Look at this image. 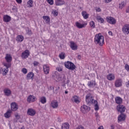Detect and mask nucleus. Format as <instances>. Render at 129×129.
<instances>
[{"label": "nucleus", "mask_w": 129, "mask_h": 129, "mask_svg": "<svg viewBox=\"0 0 129 129\" xmlns=\"http://www.w3.org/2000/svg\"><path fill=\"white\" fill-rule=\"evenodd\" d=\"M94 42L96 45H99V46H103L104 44V37L101 35V33L96 34L95 36Z\"/></svg>", "instance_id": "f257e3e1"}, {"label": "nucleus", "mask_w": 129, "mask_h": 129, "mask_svg": "<svg viewBox=\"0 0 129 129\" xmlns=\"http://www.w3.org/2000/svg\"><path fill=\"white\" fill-rule=\"evenodd\" d=\"M52 78L55 81H62L63 80V82H65V80H66V77H65V75H60L58 72H55L52 75Z\"/></svg>", "instance_id": "f03ea898"}, {"label": "nucleus", "mask_w": 129, "mask_h": 129, "mask_svg": "<svg viewBox=\"0 0 129 129\" xmlns=\"http://www.w3.org/2000/svg\"><path fill=\"white\" fill-rule=\"evenodd\" d=\"M86 102L88 105H91V104H93L94 102V100L93 99L91 94L89 93L86 95Z\"/></svg>", "instance_id": "7ed1b4c3"}, {"label": "nucleus", "mask_w": 129, "mask_h": 129, "mask_svg": "<svg viewBox=\"0 0 129 129\" xmlns=\"http://www.w3.org/2000/svg\"><path fill=\"white\" fill-rule=\"evenodd\" d=\"M66 68L69 69V70H75L76 66L74 63L71 61H67L64 63Z\"/></svg>", "instance_id": "20e7f679"}, {"label": "nucleus", "mask_w": 129, "mask_h": 129, "mask_svg": "<svg viewBox=\"0 0 129 129\" xmlns=\"http://www.w3.org/2000/svg\"><path fill=\"white\" fill-rule=\"evenodd\" d=\"M117 110L118 112H120V113H123L124 111H125V106L122 105H118L117 106Z\"/></svg>", "instance_id": "39448f33"}, {"label": "nucleus", "mask_w": 129, "mask_h": 129, "mask_svg": "<svg viewBox=\"0 0 129 129\" xmlns=\"http://www.w3.org/2000/svg\"><path fill=\"white\" fill-rule=\"evenodd\" d=\"M122 32L125 35H128L129 34V24H125L122 28Z\"/></svg>", "instance_id": "423d86ee"}, {"label": "nucleus", "mask_w": 129, "mask_h": 129, "mask_svg": "<svg viewBox=\"0 0 129 129\" xmlns=\"http://www.w3.org/2000/svg\"><path fill=\"white\" fill-rule=\"evenodd\" d=\"M30 56V51L29 50L26 49L21 54V57L22 59H26Z\"/></svg>", "instance_id": "0eeeda50"}, {"label": "nucleus", "mask_w": 129, "mask_h": 129, "mask_svg": "<svg viewBox=\"0 0 129 129\" xmlns=\"http://www.w3.org/2000/svg\"><path fill=\"white\" fill-rule=\"evenodd\" d=\"M106 21L109 24H112V25H114L116 23L115 19L111 17H106Z\"/></svg>", "instance_id": "6e6552de"}, {"label": "nucleus", "mask_w": 129, "mask_h": 129, "mask_svg": "<svg viewBox=\"0 0 129 129\" xmlns=\"http://www.w3.org/2000/svg\"><path fill=\"white\" fill-rule=\"evenodd\" d=\"M81 110L83 113H86V111H89L90 110V107L85 105H83L81 106Z\"/></svg>", "instance_id": "1a4fd4ad"}, {"label": "nucleus", "mask_w": 129, "mask_h": 129, "mask_svg": "<svg viewBox=\"0 0 129 129\" xmlns=\"http://www.w3.org/2000/svg\"><path fill=\"white\" fill-rule=\"evenodd\" d=\"M11 110L12 111H16V110H18L19 109V106L16 102H13L11 104Z\"/></svg>", "instance_id": "9d476101"}, {"label": "nucleus", "mask_w": 129, "mask_h": 129, "mask_svg": "<svg viewBox=\"0 0 129 129\" xmlns=\"http://www.w3.org/2000/svg\"><path fill=\"white\" fill-rule=\"evenodd\" d=\"M122 85V79H117L115 81V87H120Z\"/></svg>", "instance_id": "9b49d317"}, {"label": "nucleus", "mask_w": 129, "mask_h": 129, "mask_svg": "<svg viewBox=\"0 0 129 129\" xmlns=\"http://www.w3.org/2000/svg\"><path fill=\"white\" fill-rule=\"evenodd\" d=\"M28 115H30V116H34L36 114V110L33 108H29L27 110Z\"/></svg>", "instance_id": "f8f14e48"}, {"label": "nucleus", "mask_w": 129, "mask_h": 129, "mask_svg": "<svg viewBox=\"0 0 129 129\" xmlns=\"http://www.w3.org/2000/svg\"><path fill=\"white\" fill-rule=\"evenodd\" d=\"M125 114L124 113H121L118 116V122H120L121 121H123L125 120Z\"/></svg>", "instance_id": "ddd939ff"}, {"label": "nucleus", "mask_w": 129, "mask_h": 129, "mask_svg": "<svg viewBox=\"0 0 129 129\" xmlns=\"http://www.w3.org/2000/svg\"><path fill=\"white\" fill-rule=\"evenodd\" d=\"M12 20V18L11 16L9 15H4L3 17V21L5 23H9V22H11V20Z\"/></svg>", "instance_id": "4468645a"}, {"label": "nucleus", "mask_w": 129, "mask_h": 129, "mask_svg": "<svg viewBox=\"0 0 129 129\" xmlns=\"http://www.w3.org/2000/svg\"><path fill=\"white\" fill-rule=\"evenodd\" d=\"M4 94L6 96H11L12 95V91L9 89H5L4 90Z\"/></svg>", "instance_id": "2eb2a0df"}, {"label": "nucleus", "mask_w": 129, "mask_h": 129, "mask_svg": "<svg viewBox=\"0 0 129 129\" xmlns=\"http://www.w3.org/2000/svg\"><path fill=\"white\" fill-rule=\"evenodd\" d=\"M55 5L56 6H63V5H65V1L64 0H55Z\"/></svg>", "instance_id": "dca6fc26"}, {"label": "nucleus", "mask_w": 129, "mask_h": 129, "mask_svg": "<svg viewBox=\"0 0 129 129\" xmlns=\"http://www.w3.org/2000/svg\"><path fill=\"white\" fill-rule=\"evenodd\" d=\"M70 47L72 50H77V45L74 43L73 41H70Z\"/></svg>", "instance_id": "f3484780"}, {"label": "nucleus", "mask_w": 129, "mask_h": 129, "mask_svg": "<svg viewBox=\"0 0 129 129\" xmlns=\"http://www.w3.org/2000/svg\"><path fill=\"white\" fill-rule=\"evenodd\" d=\"M5 59H6L7 62H8V63H10V62H12V60L13 58L12 57V56L11 55V54H10L9 53H7L6 56L5 57Z\"/></svg>", "instance_id": "a211bd4d"}, {"label": "nucleus", "mask_w": 129, "mask_h": 129, "mask_svg": "<svg viewBox=\"0 0 129 129\" xmlns=\"http://www.w3.org/2000/svg\"><path fill=\"white\" fill-rule=\"evenodd\" d=\"M115 101L117 104L120 105L122 103V99L120 97H116Z\"/></svg>", "instance_id": "6ab92c4d"}, {"label": "nucleus", "mask_w": 129, "mask_h": 129, "mask_svg": "<svg viewBox=\"0 0 129 129\" xmlns=\"http://www.w3.org/2000/svg\"><path fill=\"white\" fill-rule=\"evenodd\" d=\"M49 70H50L49 66H48V65L44 64L43 66V71L45 74H49Z\"/></svg>", "instance_id": "aec40b11"}, {"label": "nucleus", "mask_w": 129, "mask_h": 129, "mask_svg": "<svg viewBox=\"0 0 129 129\" xmlns=\"http://www.w3.org/2000/svg\"><path fill=\"white\" fill-rule=\"evenodd\" d=\"M36 99V97L33 95H30L27 97V101L28 102H30V101H32V102H34Z\"/></svg>", "instance_id": "412c9836"}, {"label": "nucleus", "mask_w": 129, "mask_h": 129, "mask_svg": "<svg viewBox=\"0 0 129 129\" xmlns=\"http://www.w3.org/2000/svg\"><path fill=\"white\" fill-rule=\"evenodd\" d=\"M107 78L108 80H109L110 81H112V80H114L115 77H114V75L113 74H109L107 76Z\"/></svg>", "instance_id": "4be33fe9"}, {"label": "nucleus", "mask_w": 129, "mask_h": 129, "mask_svg": "<svg viewBox=\"0 0 129 129\" xmlns=\"http://www.w3.org/2000/svg\"><path fill=\"white\" fill-rule=\"evenodd\" d=\"M82 16L83 17L84 19L87 20V19L89 18V14H87L86 11H83L82 12Z\"/></svg>", "instance_id": "5701e85b"}, {"label": "nucleus", "mask_w": 129, "mask_h": 129, "mask_svg": "<svg viewBox=\"0 0 129 129\" xmlns=\"http://www.w3.org/2000/svg\"><path fill=\"white\" fill-rule=\"evenodd\" d=\"M34 74L33 72H30L27 75L26 79L29 80V79H33Z\"/></svg>", "instance_id": "b1692460"}, {"label": "nucleus", "mask_w": 129, "mask_h": 129, "mask_svg": "<svg viewBox=\"0 0 129 129\" xmlns=\"http://www.w3.org/2000/svg\"><path fill=\"white\" fill-rule=\"evenodd\" d=\"M11 113H12V110H8L6 113L4 114V116L6 118H10Z\"/></svg>", "instance_id": "393cba45"}, {"label": "nucleus", "mask_w": 129, "mask_h": 129, "mask_svg": "<svg viewBox=\"0 0 129 129\" xmlns=\"http://www.w3.org/2000/svg\"><path fill=\"white\" fill-rule=\"evenodd\" d=\"M51 105L53 108H57V107H58V102L56 101H53L51 103Z\"/></svg>", "instance_id": "a878e982"}, {"label": "nucleus", "mask_w": 129, "mask_h": 129, "mask_svg": "<svg viewBox=\"0 0 129 129\" xmlns=\"http://www.w3.org/2000/svg\"><path fill=\"white\" fill-rule=\"evenodd\" d=\"M76 26L77 28H78V29H82V28H84V27H85V24H81L79 22H76Z\"/></svg>", "instance_id": "bb28decb"}, {"label": "nucleus", "mask_w": 129, "mask_h": 129, "mask_svg": "<svg viewBox=\"0 0 129 129\" xmlns=\"http://www.w3.org/2000/svg\"><path fill=\"white\" fill-rule=\"evenodd\" d=\"M93 104H94L95 110L97 111L99 110V106H98V102L96 100L94 101Z\"/></svg>", "instance_id": "cd10ccee"}, {"label": "nucleus", "mask_w": 129, "mask_h": 129, "mask_svg": "<svg viewBox=\"0 0 129 129\" xmlns=\"http://www.w3.org/2000/svg\"><path fill=\"white\" fill-rule=\"evenodd\" d=\"M95 85H96V83H95V81L88 82V86H89V87H93V86H95Z\"/></svg>", "instance_id": "c85d7f7f"}, {"label": "nucleus", "mask_w": 129, "mask_h": 129, "mask_svg": "<svg viewBox=\"0 0 129 129\" xmlns=\"http://www.w3.org/2000/svg\"><path fill=\"white\" fill-rule=\"evenodd\" d=\"M42 18L44 21H46V24H50V17L49 16H44L42 17Z\"/></svg>", "instance_id": "c756f323"}, {"label": "nucleus", "mask_w": 129, "mask_h": 129, "mask_svg": "<svg viewBox=\"0 0 129 129\" xmlns=\"http://www.w3.org/2000/svg\"><path fill=\"white\" fill-rule=\"evenodd\" d=\"M126 5V2H122L120 4H119L118 8L119 9H122V8H124L125 7V5Z\"/></svg>", "instance_id": "7c9ffc66"}, {"label": "nucleus", "mask_w": 129, "mask_h": 129, "mask_svg": "<svg viewBox=\"0 0 129 129\" xmlns=\"http://www.w3.org/2000/svg\"><path fill=\"white\" fill-rule=\"evenodd\" d=\"M61 129H69V123H68V122H66L64 124H62Z\"/></svg>", "instance_id": "2f4dec72"}, {"label": "nucleus", "mask_w": 129, "mask_h": 129, "mask_svg": "<svg viewBox=\"0 0 129 129\" xmlns=\"http://www.w3.org/2000/svg\"><path fill=\"white\" fill-rule=\"evenodd\" d=\"M72 100L73 101H74V102H75L76 103H79L80 102V101L78 99V96H73Z\"/></svg>", "instance_id": "473e14b6"}, {"label": "nucleus", "mask_w": 129, "mask_h": 129, "mask_svg": "<svg viewBox=\"0 0 129 129\" xmlns=\"http://www.w3.org/2000/svg\"><path fill=\"white\" fill-rule=\"evenodd\" d=\"M16 40L18 42H23V41H24V36L22 35H19L17 36Z\"/></svg>", "instance_id": "72a5a7b5"}, {"label": "nucleus", "mask_w": 129, "mask_h": 129, "mask_svg": "<svg viewBox=\"0 0 129 129\" xmlns=\"http://www.w3.org/2000/svg\"><path fill=\"white\" fill-rule=\"evenodd\" d=\"M40 102L44 104V103H46L47 102V100L46 99V97L44 96H42L40 98Z\"/></svg>", "instance_id": "f704fd0d"}, {"label": "nucleus", "mask_w": 129, "mask_h": 129, "mask_svg": "<svg viewBox=\"0 0 129 129\" xmlns=\"http://www.w3.org/2000/svg\"><path fill=\"white\" fill-rule=\"evenodd\" d=\"M97 20L99 22H101V23L102 24L104 22L103 18H101L100 16L97 17Z\"/></svg>", "instance_id": "c9c22d12"}, {"label": "nucleus", "mask_w": 129, "mask_h": 129, "mask_svg": "<svg viewBox=\"0 0 129 129\" xmlns=\"http://www.w3.org/2000/svg\"><path fill=\"white\" fill-rule=\"evenodd\" d=\"M90 26L91 28L94 29V28H95V23L94 21H91L90 22Z\"/></svg>", "instance_id": "e433bc0d"}, {"label": "nucleus", "mask_w": 129, "mask_h": 129, "mask_svg": "<svg viewBox=\"0 0 129 129\" xmlns=\"http://www.w3.org/2000/svg\"><path fill=\"white\" fill-rule=\"evenodd\" d=\"M59 58L60 59H65V53L61 52L59 55Z\"/></svg>", "instance_id": "4c0bfd02"}, {"label": "nucleus", "mask_w": 129, "mask_h": 129, "mask_svg": "<svg viewBox=\"0 0 129 129\" xmlns=\"http://www.w3.org/2000/svg\"><path fill=\"white\" fill-rule=\"evenodd\" d=\"M27 4L29 6L30 8H32L33 7V1H28V2H27Z\"/></svg>", "instance_id": "58836bf2"}, {"label": "nucleus", "mask_w": 129, "mask_h": 129, "mask_svg": "<svg viewBox=\"0 0 129 129\" xmlns=\"http://www.w3.org/2000/svg\"><path fill=\"white\" fill-rule=\"evenodd\" d=\"M9 72V69H5L3 72V75L4 76H6L7 75V74Z\"/></svg>", "instance_id": "ea45409f"}, {"label": "nucleus", "mask_w": 129, "mask_h": 129, "mask_svg": "<svg viewBox=\"0 0 129 129\" xmlns=\"http://www.w3.org/2000/svg\"><path fill=\"white\" fill-rule=\"evenodd\" d=\"M46 1L50 6L54 5V0H47Z\"/></svg>", "instance_id": "a19ab883"}, {"label": "nucleus", "mask_w": 129, "mask_h": 129, "mask_svg": "<svg viewBox=\"0 0 129 129\" xmlns=\"http://www.w3.org/2000/svg\"><path fill=\"white\" fill-rule=\"evenodd\" d=\"M22 72H23L24 74H27V73H28V70L26 68H23L22 70Z\"/></svg>", "instance_id": "79ce46f5"}, {"label": "nucleus", "mask_w": 129, "mask_h": 129, "mask_svg": "<svg viewBox=\"0 0 129 129\" xmlns=\"http://www.w3.org/2000/svg\"><path fill=\"white\" fill-rule=\"evenodd\" d=\"M52 14L54 17H57V16H58V12L56 10L55 11H53Z\"/></svg>", "instance_id": "37998d69"}, {"label": "nucleus", "mask_w": 129, "mask_h": 129, "mask_svg": "<svg viewBox=\"0 0 129 129\" xmlns=\"http://www.w3.org/2000/svg\"><path fill=\"white\" fill-rule=\"evenodd\" d=\"M33 65L35 67H36V66H38L39 65V62L34 61L33 62Z\"/></svg>", "instance_id": "c03bdc74"}, {"label": "nucleus", "mask_w": 129, "mask_h": 129, "mask_svg": "<svg viewBox=\"0 0 129 129\" xmlns=\"http://www.w3.org/2000/svg\"><path fill=\"white\" fill-rule=\"evenodd\" d=\"M76 129H84V127L82 125H80L77 127Z\"/></svg>", "instance_id": "a18cd8bd"}, {"label": "nucleus", "mask_w": 129, "mask_h": 129, "mask_svg": "<svg viewBox=\"0 0 129 129\" xmlns=\"http://www.w3.org/2000/svg\"><path fill=\"white\" fill-rule=\"evenodd\" d=\"M125 69L127 70V71H129V66L128 64H125Z\"/></svg>", "instance_id": "49530a36"}, {"label": "nucleus", "mask_w": 129, "mask_h": 129, "mask_svg": "<svg viewBox=\"0 0 129 129\" xmlns=\"http://www.w3.org/2000/svg\"><path fill=\"white\" fill-rule=\"evenodd\" d=\"M61 81L63 82V84L61 85V86H63V87H65L66 86V83H65V81L64 82V80L62 79Z\"/></svg>", "instance_id": "de8ad7c7"}, {"label": "nucleus", "mask_w": 129, "mask_h": 129, "mask_svg": "<svg viewBox=\"0 0 129 129\" xmlns=\"http://www.w3.org/2000/svg\"><path fill=\"white\" fill-rule=\"evenodd\" d=\"M12 67V63H7V69H9L10 67Z\"/></svg>", "instance_id": "09e8293b"}, {"label": "nucleus", "mask_w": 129, "mask_h": 129, "mask_svg": "<svg viewBox=\"0 0 129 129\" xmlns=\"http://www.w3.org/2000/svg\"><path fill=\"white\" fill-rule=\"evenodd\" d=\"M96 12H101V9L100 8H98L96 9Z\"/></svg>", "instance_id": "8fccbe9b"}, {"label": "nucleus", "mask_w": 129, "mask_h": 129, "mask_svg": "<svg viewBox=\"0 0 129 129\" xmlns=\"http://www.w3.org/2000/svg\"><path fill=\"white\" fill-rule=\"evenodd\" d=\"M18 4H22V0H16Z\"/></svg>", "instance_id": "3c124183"}, {"label": "nucleus", "mask_w": 129, "mask_h": 129, "mask_svg": "<svg viewBox=\"0 0 129 129\" xmlns=\"http://www.w3.org/2000/svg\"><path fill=\"white\" fill-rule=\"evenodd\" d=\"M78 59H79V60H81V55L79 54L77 56Z\"/></svg>", "instance_id": "603ef678"}, {"label": "nucleus", "mask_w": 129, "mask_h": 129, "mask_svg": "<svg viewBox=\"0 0 129 129\" xmlns=\"http://www.w3.org/2000/svg\"><path fill=\"white\" fill-rule=\"evenodd\" d=\"M111 1L112 0H105V3H110Z\"/></svg>", "instance_id": "864d4df0"}, {"label": "nucleus", "mask_w": 129, "mask_h": 129, "mask_svg": "<svg viewBox=\"0 0 129 129\" xmlns=\"http://www.w3.org/2000/svg\"><path fill=\"white\" fill-rule=\"evenodd\" d=\"M108 34L110 36H112V32L111 31H109Z\"/></svg>", "instance_id": "5fc2aeb1"}, {"label": "nucleus", "mask_w": 129, "mask_h": 129, "mask_svg": "<svg viewBox=\"0 0 129 129\" xmlns=\"http://www.w3.org/2000/svg\"><path fill=\"white\" fill-rule=\"evenodd\" d=\"M28 34L30 35V34H32V31L30 30H28Z\"/></svg>", "instance_id": "6e6d98bb"}, {"label": "nucleus", "mask_w": 129, "mask_h": 129, "mask_svg": "<svg viewBox=\"0 0 129 129\" xmlns=\"http://www.w3.org/2000/svg\"><path fill=\"white\" fill-rule=\"evenodd\" d=\"M15 116L16 118H17V119H19L20 118V116H19V115H16Z\"/></svg>", "instance_id": "4d7b16f0"}, {"label": "nucleus", "mask_w": 129, "mask_h": 129, "mask_svg": "<svg viewBox=\"0 0 129 129\" xmlns=\"http://www.w3.org/2000/svg\"><path fill=\"white\" fill-rule=\"evenodd\" d=\"M56 69L59 72H60V71H62V69L57 68Z\"/></svg>", "instance_id": "13d9d810"}, {"label": "nucleus", "mask_w": 129, "mask_h": 129, "mask_svg": "<svg viewBox=\"0 0 129 129\" xmlns=\"http://www.w3.org/2000/svg\"><path fill=\"white\" fill-rule=\"evenodd\" d=\"M4 66L6 67V69L8 68V63H4Z\"/></svg>", "instance_id": "bf43d9fd"}, {"label": "nucleus", "mask_w": 129, "mask_h": 129, "mask_svg": "<svg viewBox=\"0 0 129 129\" xmlns=\"http://www.w3.org/2000/svg\"><path fill=\"white\" fill-rule=\"evenodd\" d=\"M50 89L51 90H52V89H53V90H54V87H53L52 86H50Z\"/></svg>", "instance_id": "052dcab7"}, {"label": "nucleus", "mask_w": 129, "mask_h": 129, "mask_svg": "<svg viewBox=\"0 0 129 129\" xmlns=\"http://www.w3.org/2000/svg\"><path fill=\"white\" fill-rule=\"evenodd\" d=\"M126 87H129V81H128L127 83L126 84Z\"/></svg>", "instance_id": "680f3d73"}, {"label": "nucleus", "mask_w": 129, "mask_h": 129, "mask_svg": "<svg viewBox=\"0 0 129 129\" xmlns=\"http://www.w3.org/2000/svg\"><path fill=\"white\" fill-rule=\"evenodd\" d=\"M111 129H114V126L113 125H111Z\"/></svg>", "instance_id": "e2e57ef3"}, {"label": "nucleus", "mask_w": 129, "mask_h": 129, "mask_svg": "<svg viewBox=\"0 0 129 129\" xmlns=\"http://www.w3.org/2000/svg\"><path fill=\"white\" fill-rule=\"evenodd\" d=\"M98 129H103V126H101Z\"/></svg>", "instance_id": "0e129e2a"}, {"label": "nucleus", "mask_w": 129, "mask_h": 129, "mask_svg": "<svg viewBox=\"0 0 129 129\" xmlns=\"http://www.w3.org/2000/svg\"><path fill=\"white\" fill-rule=\"evenodd\" d=\"M70 82V81L69 80H67V84H68Z\"/></svg>", "instance_id": "69168bd1"}, {"label": "nucleus", "mask_w": 129, "mask_h": 129, "mask_svg": "<svg viewBox=\"0 0 129 129\" xmlns=\"http://www.w3.org/2000/svg\"><path fill=\"white\" fill-rule=\"evenodd\" d=\"M64 93H65V94H68V91H66L64 92Z\"/></svg>", "instance_id": "338daca9"}, {"label": "nucleus", "mask_w": 129, "mask_h": 129, "mask_svg": "<svg viewBox=\"0 0 129 129\" xmlns=\"http://www.w3.org/2000/svg\"><path fill=\"white\" fill-rule=\"evenodd\" d=\"M21 129H25V127L23 126V127H22L21 128Z\"/></svg>", "instance_id": "774afa93"}]
</instances>
